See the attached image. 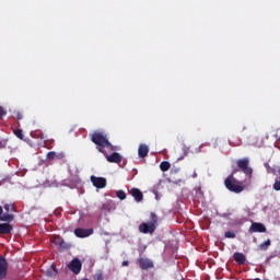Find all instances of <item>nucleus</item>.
I'll return each instance as SVG.
<instances>
[{
  "mask_svg": "<svg viewBox=\"0 0 280 280\" xmlns=\"http://www.w3.org/2000/svg\"><path fill=\"white\" fill-rule=\"evenodd\" d=\"M91 141L92 143H95L96 150L101 152V154L104 153V148H113V144H110L108 138H106V136L100 131H94L91 135Z\"/></svg>",
  "mask_w": 280,
  "mask_h": 280,
  "instance_id": "obj_1",
  "label": "nucleus"
},
{
  "mask_svg": "<svg viewBox=\"0 0 280 280\" xmlns=\"http://www.w3.org/2000/svg\"><path fill=\"white\" fill-rule=\"evenodd\" d=\"M237 171H233L232 174L225 178L224 185L229 191H232L233 194H242V191H244V186L242 185V182L234 177Z\"/></svg>",
  "mask_w": 280,
  "mask_h": 280,
  "instance_id": "obj_2",
  "label": "nucleus"
},
{
  "mask_svg": "<svg viewBox=\"0 0 280 280\" xmlns=\"http://www.w3.org/2000/svg\"><path fill=\"white\" fill-rule=\"evenodd\" d=\"M156 226H159V217L156 213L151 212L150 221L148 223H141L139 225V232L143 233L144 235H148V233L152 235V233L156 231Z\"/></svg>",
  "mask_w": 280,
  "mask_h": 280,
  "instance_id": "obj_3",
  "label": "nucleus"
},
{
  "mask_svg": "<svg viewBox=\"0 0 280 280\" xmlns=\"http://www.w3.org/2000/svg\"><path fill=\"white\" fill-rule=\"evenodd\" d=\"M236 165L246 176H253V168L250 165V160L248 158H243L236 161Z\"/></svg>",
  "mask_w": 280,
  "mask_h": 280,
  "instance_id": "obj_4",
  "label": "nucleus"
},
{
  "mask_svg": "<svg viewBox=\"0 0 280 280\" xmlns=\"http://www.w3.org/2000/svg\"><path fill=\"white\" fill-rule=\"evenodd\" d=\"M68 269L73 272V275H80V272H82V261L79 258L72 259L68 265Z\"/></svg>",
  "mask_w": 280,
  "mask_h": 280,
  "instance_id": "obj_5",
  "label": "nucleus"
},
{
  "mask_svg": "<svg viewBox=\"0 0 280 280\" xmlns=\"http://www.w3.org/2000/svg\"><path fill=\"white\" fill-rule=\"evenodd\" d=\"M104 156L106 159V161L108 163H121V161L124 160V158L121 156V154H119L118 152H114L110 155H108V153H106V151H104Z\"/></svg>",
  "mask_w": 280,
  "mask_h": 280,
  "instance_id": "obj_6",
  "label": "nucleus"
},
{
  "mask_svg": "<svg viewBox=\"0 0 280 280\" xmlns=\"http://www.w3.org/2000/svg\"><path fill=\"white\" fill-rule=\"evenodd\" d=\"M138 264L141 270H150V268H154V262L149 258L140 257L138 258Z\"/></svg>",
  "mask_w": 280,
  "mask_h": 280,
  "instance_id": "obj_7",
  "label": "nucleus"
},
{
  "mask_svg": "<svg viewBox=\"0 0 280 280\" xmlns=\"http://www.w3.org/2000/svg\"><path fill=\"white\" fill-rule=\"evenodd\" d=\"M91 183L96 187V189H104V187H106V178L104 177H95L92 175Z\"/></svg>",
  "mask_w": 280,
  "mask_h": 280,
  "instance_id": "obj_8",
  "label": "nucleus"
},
{
  "mask_svg": "<svg viewBox=\"0 0 280 280\" xmlns=\"http://www.w3.org/2000/svg\"><path fill=\"white\" fill-rule=\"evenodd\" d=\"M248 233H266V225H264V223L254 222L248 229Z\"/></svg>",
  "mask_w": 280,
  "mask_h": 280,
  "instance_id": "obj_9",
  "label": "nucleus"
},
{
  "mask_svg": "<svg viewBox=\"0 0 280 280\" xmlns=\"http://www.w3.org/2000/svg\"><path fill=\"white\" fill-rule=\"evenodd\" d=\"M5 277H8V260L0 256V279H5Z\"/></svg>",
  "mask_w": 280,
  "mask_h": 280,
  "instance_id": "obj_10",
  "label": "nucleus"
},
{
  "mask_svg": "<svg viewBox=\"0 0 280 280\" xmlns=\"http://www.w3.org/2000/svg\"><path fill=\"white\" fill-rule=\"evenodd\" d=\"M74 235L81 238L90 237V235H93V229H82V228L75 229Z\"/></svg>",
  "mask_w": 280,
  "mask_h": 280,
  "instance_id": "obj_11",
  "label": "nucleus"
},
{
  "mask_svg": "<svg viewBox=\"0 0 280 280\" xmlns=\"http://www.w3.org/2000/svg\"><path fill=\"white\" fill-rule=\"evenodd\" d=\"M14 228L10 223H0V235H10Z\"/></svg>",
  "mask_w": 280,
  "mask_h": 280,
  "instance_id": "obj_12",
  "label": "nucleus"
},
{
  "mask_svg": "<svg viewBox=\"0 0 280 280\" xmlns=\"http://www.w3.org/2000/svg\"><path fill=\"white\" fill-rule=\"evenodd\" d=\"M129 194L135 198L136 202H141V200H143V192H141L139 188H131Z\"/></svg>",
  "mask_w": 280,
  "mask_h": 280,
  "instance_id": "obj_13",
  "label": "nucleus"
},
{
  "mask_svg": "<svg viewBox=\"0 0 280 280\" xmlns=\"http://www.w3.org/2000/svg\"><path fill=\"white\" fill-rule=\"evenodd\" d=\"M233 259L234 261H236V264H238V266H244V264H246V255H244L243 253H234Z\"/></svg>",
  "mask_w": 280,
  "mask_h": 280,
  "instance_id": "obj_14",
  "label": "nucleus"
},
{
  "mask_svg": "<svg viewBox=\"0 0 280 280\" xmlns=\"http://www.w3.org/2000/svg\"><path fill=\"white\" fill-rule=\"evenodd\" d=\"M150 152V148L147 144H140L138 149V156L140 159H145Z\"/></svg>",
  "mask_w": 280,
  "mask_h": 280,
  "instance_id": "obj_15",
  "label": "nucleus"
},
{
  "mask_svg": "<svg viewBox=\"0 0 280 280\" xmlns=\"http://www.w3.org/2000/svg\"><path fill=\"white\" fill-rule=\"evenodd\" d=\"M12 220H14V214H10V212L0 215V222H12Z\"/></svg>",
  "mask_w": 280,
  "mask_h": 280,
  "instance_id": "obj_16",
  "label": "nucleus"
},
{
  "mask_svg": "<svg viewBox=\"0 0 280 280\" xmlns=\"http://www.w3.org/2000/svg\"><path fill=\"white\" fill-rule=\"evenodd\" d=\"M58 275V270H56V267L50 266L47 270H46V276L47 277H56Z\"/></svg>",
  "mask_w": 280,
  "mask_h": 280,
  "instance_id": "obj_17",
  "label": "nucleus"
},
{
  "mask_svg": "<svg viewBox=\"0 0 280 280\" xmlns=\"http://www.w3.org/2000/svg\"><path fill=\"white\" fill-rule=\"evenodd\" d=\"M170 167H172V164H170L167 161H163L160 164L161 172H168Z\"/></svg>",
  "mask_w": 280,
  "mask_h": 280,
  "instance_id": "obj_18",
  "label": "nucleus"
},
{
  "mask_svg": "<svg viewBox=\"0 0 280 280\" xmlns=\"http://www.w3.org/2000/svg\"><path fill=\"white\" fill-rule=\"evenodd\" d=\"M3 208L7 213H14V211H16L14 203H5Z\"/></svg>",
  "mask_w": 280,
  "mask_h": 280,
  "instance_id": "obj_19",
  "label": "nucleus"
},
{
  "mask_svg": "<svg viewBox=\"0 0 280 280\" xmlns=\"http://www.w3.org/2000/svg\"><path fill=\"white\" fill-rule=\"evenodd\" d=\"M62 237L60 235H55L51 238V242L55 244V246H60V244H62Z\"/></svg>",
  "mask_w": 280,
  "mask_h": 280,
  "instance_id": "obj_20",
  "label": "nucleus"
},
{
  "mask_svg": "<svg viewBox=\"0 0 280 280\" xmlns=\"http://www.w3.org/2000/svg\"><path fill=\"white\" fill-rule=\"evenodd\" d=\"M60 250H69L71 248V244L65 242V238L61 241V244L59 245Z\"/></svg>",
  "mask_w": 280,
  "mask_h": 280,
  "instance_id": "obj_21",
  "label": "nucleus"
},
{
  "mask_svg": "<svg viewBox=\"0 0 280 280\" xmlns=\"http://www.w3.org/2000/svg\"><path fill=\"white\" fill-rule=\"evenodd\" d=\"M271 244H272V242L270 240H267L262 244L259 245V249L266 250Z\"/></svg>",
  "mask_w": 280,
  "mask_h": 280,
  "instance_id": "obj_22",
  "label": "nucleus"
},
{
  "mask_svg": "<svg viewBox=\"0 0 280 280\" xmlns=\"http://www.w3.org/2000/svg\"><path fill=\"white\" fill-rule=\"evenodd\" d=\"M116 196H117V198H119V200H126V191H124V190H118L116 192Z\"/></svg>",
  "mask_w": 280,
  "mask_h": 280,
  "instance_id": "obj_23",
  "label": "nucleus"
},
{
  "mask_svg": "<svg viewBox=\"0 0 280 280\" xmlns=\"http://www.w3.org/2000/svg\"><path fill=\"white\" fill-rule=\"evenodd\" d=\"M224 237L228 240H235V233L233 231H228L224 233Z\"/></svg>",
  "mask_w": 280,
  "mask_h": 280,
  "instance_id": "obj_24",
  "label": "nucleus"
},
{
  "mask_svg": "<svg viewBox=\"0 0 280 280\" xmlns=\"http://www.w3.org/2000/svg\"><path fill=\"white\" fill-rule=\"evenodd\" d=\"M15 137H18V139L23 140V130L22 129H14L13 130Z\"/></svg>",
  "mask_w": 280,
  "mask_h": 280,
  "instance_id": "obj_25",
  "label": "nucleus"
},
{
  "mask_svg": "<svg viewBox=\"0 0 280 280\" xmlns=\"http://www.w3.org/2000/svg\"><path fill=\"white\" fill-rule=\"evenodd\" d=\"M5 115H8V112L5 110V108H3L2 106H0V119L2 117H5Z\"/></svg>",
  "mask_w": 280,
  "mask_h": 280,
  "instance_id": "obj_26",
  "label": "nucleus"
},
{
  "mask_svg": "<svg viewBox=\"0 0 280 280\" xmlns=\"http://www.w3.org/2000/svg\"><path fill=\"white\" fill-rule=\"evenodd\" d=\"M47 159H49V160L56 159V152H54V151L48 152Z\"/></svg>",
  "mask_w": 280,
  "mask_h": 280,
  "instance_id": "obj_27",
  "label": "nucleus"
},
{
  "mask_svg": "<svg viewBox=\"0 0 280 280\" xmlns=\"http://www.w3.org/2000/svg\"><path fill=\"white\" fill-rule=\"evenodd\" d=\"M273 189L276 191H280V180H276L275 184H273Z\"/></svg>",
  "mask_w": 280,
  "mask_h": 280,
  "instance_id": "obj_28",
  "label": "nucleus"
},
{
  "mask_svg": "<svg viewBox=\"0 0 280 280\" xmlns=\"http://www.w3.org/2000/svg\"><path fill=\"white\" fill-rule=\"evenodd\" d=\"M94 280H104V276L102 273H96L93 277Z\"/></svg>",
  "mask_w": 280,
  "mask_h": 280,
  "instance_id": "obj_29",
  "label": "nucleus"
},
{
  "mask_svg": "<svg viewBox=\"0 0 280 280\" xmlns=\"http://www.w3.org/2000/svg\"><path fill=\"white\" fill-rule=\"evenodd\" d=\"M16 119H19V120L23 119V114L18 113V115H16Z\"/></svg>",
  "mask_w": 280,
  "mask_h": 280,
  "instance_id": "obj_30",
  "label": "nucleus"
},
{
  "mask_svg": "<svg viewBox=\"0 0 280 280\" xmlns=\"http://www.w3.org/2000/svg\"><path fill=\"white\" fill-rule=\"evenodd\" d=\"M192 178H198V173L194 172Z\"/></svg>",
  "mask_w": 280,
  "mask_h": 280,
  "instance_id": "obj_31",
  "label": "nucleus"
},
{
  "mask_svg": "<svg viewBox=\"0 0 280 280\" xmlns=\"http://www.w3.org/2000/svg\"><path fill=\"white\" fill-rule=\"evenodd\" d=\"M0 215H3V207L0 206Z\"/></svg>",
  "mask_w": 280,
  "mask_h": 280,
  "instance_id": "obj_32",
  "label": "nucleus"
},
{
  "mask_svg": "<svg viewBox=\"0 0 280 280\" xmlns=\"http://www.w3.org/2000/svg\"><path fill=\"white\" fill-rule=\"evenodd\" d=\"M122 266H128V260H124Z\"/></svg>",
  "mask_w": 280,
  "mask_h": 280,
  "instance_id": "obj_33",
  "label": "nucleus"
},
{
  "mask_svg": "<svg viewBox=\"0 0 280 280\" xmlns=\"http://www.w3.org/2000/svg\"><path fill=\"white\" fill-rule=\"evenodd\" d=\"M185 159V156H179L178 159H177V161H183Z\"/></svg>",
  "mask_w": 280,
  "mask_h": 280,
  "instance_id": "obj_34",
  "label": "nucleus"
},
{
  "mask_svg": "<svg viewBox=\"0 0 280 280\" xmlns=\"http://www.w3.org/2000/svg\"><path fill=\"white\" fill-rule=\"evenodd\" d=\"M184 156H187V152L184 154Z\"/></svg>",
  "mask_w": 280,
  "mask_h": 280,
  "instance_id": "obj_35",
  "label": "nucleus"
},
{
  "mask_svg": "<svg viewBox=\"0 0 280 280\" xmlns=\"http://www.w3.org/2000/svg\"><path fill=\"white\" fill-rule=\"evenodd\" d=\"M278 141H280V136H279V138H278Z\"/></svg>",
  "mask_w": 280,
  "mask_h": 280,
  "instance_id": "obj_36",
  "label": "nucleus"
}]
</instances>
